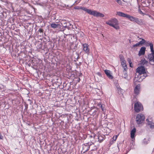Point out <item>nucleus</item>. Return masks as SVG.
<instances>
[{"instance_id": "1", "label": "nucleus", "mask_w": 154, "mask_h": 154, "mask_svg": "<svg viewBox=\"0 0 154 154\" xmlns=\"http://www.w3.org/2000/svg\"><path fill=\"white\" fill-rule=\"evenodd\" d=\"M106 23L110 26L113 27L116 30L119 29L118 21L116 18L112 19L106 22Z\"/></svg>"}, {"instance_id": "2", "label": "nucleus", "mask_w": 154, "mask_h": 154, "mask_svg": "<svg viewBox=\"0 0 154 154\" xmlns=\"http://www.w3.org/2000/svg\"><path fill=\"white\" fill-rule=\"evenodd\" d=\"M117 14L120 17H126L130 20L131 21L133 22H135V20L136 18V17L131 16L129 14H125L123 12L120 11L117 12Z\"/></svg>"}, {"instance_id": "3", "label": "nucleus", "mask_w": 154, "mask_h": 154, "mask_svg": "<svg viewBox=\"0 0 154 154\" xmlns=\"http://www.w3.org/2000/svg\"><path fill=\"white\" fill-rule=\"evenodd\" d=\"M145 117L144 115L141 113L137 114L136 117V121L138 124H140L144 121Z\"/></svg>"}, {"instance_id": "4", "label": "nucleus", "mask_w": 154, "mask_h": 154, "mask_svg": "<svg viewBox=\"0 0 154 154\" xmlns=\"http://www.w3.org/2000/svg\"><path fill=\"white\" fill-rule=\"evenodd\" d=\"M88 14L96 17H104L103 14L95 11H92L91 9H89Z\"/></svg>"}, {"instance_id": "5", "label": "nucleus", "mask_w": 154, "mask_h": 154, "mask_svg": "<svg viewBox=\"0 0 154 154\" xmlns=\"http://www.w3.org/2000/svg\"><path fill=\"white\" fill-rule=\"evenodd\" d=\"M134 109L136 112H138L143 110V107L140 103L137 102L134 104Z\"/></svg>"}, {"instance_id": "6", "label": "nucleus", "mask_w": 154, "mask_h": 154, "mask_svg": "<svg viewBox=\"0 0 154 154\" xmlns=\"http://www.w3.org/2000/svg\"><path fill=\"white\" fill-rule=\"evenodd\" d=\"M137 72L140 75L146 73V70L144 66H141L138 67L137 69Z\"/></svg>"}, {"instance_id": "7", "label": "nucleus", "mask_w": 154, "mask_h": 154, "mask_svg": "<svg viewBox=\"0 0 154 154\" xmlns=\"http://www.w3.org/2000/svg\"><path fill=\"white\" fill-rule=\"evenodd\" d=\"M148 58L149 59L151 64L154 65V51L153 52H151V53L148 55Z\"/></svg>"}, {"instance_id": "8", "label": "nucleus", "mask_w": 154, "mask_h": 154, "mask_svg": "<svg viewBox=\"0 0 154 154\" xmlns=\"http://www.w3.org/2000/svg\"><path fill=\"white\" fill-rule=\"evenodd\" d=\"M83 47V49L84 51L87 54H88L89 52V49L88 48L89 45L88 44L85 43L82 45Z\"/></svg>"}, {"instance_id": "9", "label": "nucleus", "mask_w": 154, "mask_h": 154, "mask_svg": "<svg viewBox=\"0 0 154 154\" xmlns=\"http://www.w3.org/2000/svg\"><path fill=\"white\" fill-rule=\"evenodd\" d=\"M145 45L146 46H150V49L151 50V52H153V44L152 43L150 42L149 41H147L146 42H146L145 43Z\"/></svg>"}, {"instance_id": "10", "label": "nucleus", "mask_w": 154, "mask_h": 154, "mask_svg": "<svg viewBox=\"0 0 154 154\" xmlns=\"http://www.w3.org/2000/svg\"><path fill=\"white\" fill-rule=\"evenodd\" d=\"M74 9H81L84 10L88 14L89 9H88L84 7H80V6H76L74 7Z\"/></svg>"}, {"instance_id": "11", "label": "nucleus", "mask_w": 154, "mask_h": 154, "mask_svg": "<svg viewBox=\"0 0 154 154\" xmlns=\"http://www.w3.org/2000/svg\"><path fill=\"white\" fill-rule=\"evenodd\" d=\"M146 50V48L144 47H142L139 52L138 53V55L139 56H140L141 55H143L145 53V51Z\"/></svg>"}, {"instance_id": "12", "label": "nucleus", "mask_w": 154, "mask_h": 154, "mask_svg": "<svg viewBox=\"0 0 154 154\" xmlns=\"http://www.w3.org/2000/svg\"><path fill=\"white\" fill-rule=\"evenodd\" d=\"M104 71L105 74L109 79H112L113 78V76L111 74V72L110 70H105Z\"/></svg>"}, {"instance_id": "13", "label": "nucleus", "mask_w": 154, "mask_h": 154, "mask_svg": "<svg viewBox=\"0 0 154 154\" xmlns=\"http://www.w3.org/2000/svg\"><path fill=\"white\" fill-rule=\"evenodd\" d=\"M90 148V146L87 143L84 144L83 145L82 149L84 152H87Z\"/></svg>"}, {"instance_id": "14", "label": "nucleus", "mask_w": 154, "mask_h": 154, "mask_svg": "<svg viewBox=\"0 0 154 154\" xmlns=\"http://www.w3.org/2000/svg\"><path fill=\"white\" fill-rule=\"evenodd\" d=\"M121 63L124 70H127L128 69V68L125 63V61L123 59H122V60H121Z\"/></svg>"}, {"instance_id": "15", "label": "nucleus", "mask_w": 154, "mask_h": 154, "mask_svg": "<svg viewBox=\"0 0 154 154\" xmlns=\"http://www.w3.org/2000/svg\"><path fill=\"white\" fill-rule=\"evenodd\" d=\"M140 85L139 84L137 85L134 89V92L135 94L137 95L139 92Z\"/></svg>"}, {"instance_id": "16", "label": "nucleus", "mask_w": 154, "mask_h": 154, "mask_svg": "<svg viewBox=\"0 0 154 154\" xmlns=\"http://www.w3.org/2000/svg\"><path fill=\"white\" fill-rule=\"evenodd\" d=\"M105 136L103 134H99L98 136V141L100 143L102 142L105 139Z\"/></svg>"}, {"instance_id": "17", "label": "nucleus", "mask_w": 154, "mask_h": 154, "mask_svg": "<svg viewBox=\"0 0 154 154\" xmlns=\"http://www.w3.org/2000/svg\"><path fill=\"white\" fill-rule=\"evenodd\" d=\"M135 22L139 25H142L144 24V22L143 20H139L137 18H136Z\"/></svg>"}, {"instance_id": "18", "label": "nucleus", "mask_w": 154, "mask_h": 154, "mask_svg": "<svg viewBox=\"0 0 154 154\" xmlns=\"http://www.w3.org/2000/svg\"><path fill=\"white\" fill-rule=\"evenodd\" d=\"M146 121L147 122L148 125L149 126V127L151 128H154V123L152 122V121H149L148 119H146Z\"/></svg>"}, {"instance_id": "19", "label": "nucleus", "mask_w": 154, "mask_h": 154, "mask_svg": "<svg viewBox=\"0 0 154 154\" xmlns=\"http://www.w3.org/2000/svg\"><path fill=\"white\" fill-rule=\"evenodd\" d=\"M148 64V62L145 59H142L141 61V64L144 65V66H146Z\"/></svg>"}, {"instance_id": "20", "label": "nucleus", "mask_w": 154, "mask_h": 154, "mask_svg": "<svg viewBox=\"0 0 154 154\" xmlns=\"http://www.w3.org/2000/svg\"><path fill=\"white\" fill-rule=\"evenodd\" d=\"M136 129L135 128H133L131 132V137L133 139L134 137V135L136 133Z\"/></svg>"}, {"instance_id": "21", "label": "nucleus", "mask_w": 154, "mask_h": 154, "mask_svg": "<svg viewBox=\"0 0 154 154\" xmlns=\"http://www.w3.org/2000/svg\"><path fill=\"white\" fill-rule=\"evenodd\" d=\"M127 70H124L123 71V75H122V77L124 78L125 79H127L128 78V75L126 72Z\"/></svg>"}, {"instance_id": "22", "label": "nucleus", "mask_w": 154, "mask_h": 154, "mask_svg": "<svg viewBox=\"0 0 154 154\" xmlns=\"http://www.w3.org/2000/svg\"><path fill=\"white\" fill-rule=\"evenodd\" d=\"M60 25L59 24H55V23H53L51 24V27L55 29L58 27V26Z\"/></svg>"}, {"instance_id": "23", "label": "nucleus", "mask_w": 154, "mask_h": 154, "mask_svg": "<svg viewBox=\"0 0 154 154\" xmlns=\"http://www.w3.org/2000/svg\"><path fill=\"white\" fill-rule=\"evenodd\" d=\"M97 106H98L100 107L101 108L102 111L103 112H105V109L104 108V107H103L102 104L99 103L98 104Z\"/></svg>"}, {"instance_id": "24", "label": "nucleus", "mask_w": 154, "mask_h": 154, "mask_svg": "<svg viewBox=\"0 0 154 154\" xmlns=\"http://www.w3.org/2000/svg\"><path fill=\"white\" fill-rule=\"evenodd\" d=\"M140 39H141V40L139 42V44H140V45H142L143 44H145V43L146 42V40H145L143 38H140Z\"/></svg>"}, {"instance_id": "25", "label": "nucleus", "mask_w": 154, "mask_h": 154, "mask_svg": "<svg viewBox=\"0 0 154 154\" xmlns=\"http://www.w3.org/2000/svg\"><path fill=\"white\" fill-rule=\"evenodd\" d=\"M116 2L120 5H122V3L121 0H115Z\"/></svg>"}, {"instance_id": "26", "label": "nucleus", "mask_w": 154, "mask_h": 154, "mask_svg": "<svg viewBox=\"0 0 154 154\" xmlns=\"http://www.w3.org/2000/svg\"><path fill=\"white\" fill-rule=\"evenodd\" d=\"M140 45V44H139V43L138 42L135 45H133V47H136L139 46Z\"/></svg>"}, {"instance_id": "27", "label": "nucleus", "mask_w": 154, "mask_h": 154, "mask_svg": "<svg viewBox=\"0 0 154 154\" xmlns=\"http://www.w3.org/2000/svg\"><path fill=\"white\" fill-rule=\"evenodd\" d=\"M138 11L139 13L140 14H143L140 8L139 9Z\"/></svg>"}, {"instance_id": "28", "label": "nucleus", "mask_w": 154, "mask_h": 154, "mask_svg": "<svg viewBox=\"0 0 154 154\" xmlns=\"http://www.w3.org/2000/svg\"><path fill=\"white\" fill-rule=\"evenodd\" d=\"M38 31L40 33H42L43 31V29L41 28L38 30Z\"/></svg>"}, {"instance_id": "29", "label": "nucleus", "mask_w": 154, "mask_h": 154, "mask_svg": "<svg viewBox=\"0 0 154 154\" xmlns=\"http://www.w3.org/2000/svg\"><path fill=\"white\" fill-rule=\"evenodd\" d=\"M129 65H130V66L131 67H132L133 66H132V63H131V62H130V61L129 62Z\"/></svg>"}, {"instance_id": "30", "label": "nucleus", "mask_w": 154, "mask_h": 154, "mask_svg": "<svg viewBox=\"0 0 154 154\" xmlns=\"http://www.w3.org/2000/svg\"><path fill=\"white\" fill-rule=\"evenodd\" d=\"M2 138H3V136L1 134H0V139H2Z\"/></svg>"}, {"instance_id": "31", "label": "nucleus", "mask_w": 154, "mask_h": 154, "mask_svg": "<svg viewBox=\"0 0 154 154\" xmlns=\"http://www.w3.org/2000/svg\"><path fill=\"white\" fill-rule=\"evenodd\" d=\"M120 59L121 60H122V59H122V56H120Z\"/></svg>"}, {"instance_id": "32", "label": "nucleus", "mask_w": 154, "mask_h": 154, "mask_svg": "<svg viewBox=\"0 0 154 154\" xmlns=\"http://www.w3.org/2000/svg\"><path fill=\"white\" fill-rule=\"evenodd\" d=\"M117 136H116V137H115V140H116L117 138Z\"/></svg>"}, {"instance_id": "33", "label": "nucleus", "mask_w": 154, "mask_h": 154, "mask_svg": "<svg viewBox=\"0 0 154 154\" xmlns=\"http://www.w3.org/2000/svg\"><path fill=\"white\" fill-rule=\"evenodd\" d=\"M124 2H125L124 0H122Z\"/></svg>"}, {"instance_id": "34", "label": "nucleus", "mask_w": 154, "mask_h": 154, "mask_svg": "<svg viewBox=\"0 0 154 154\" xmlns=\"http://www.w3.org/2000/svg\"><path fill=\"white\" fill-rule=\"evenodd\" d=\"M40 45H41V46L42 47V45L41 44H40Z\"/></svg>"}]
</instances>
